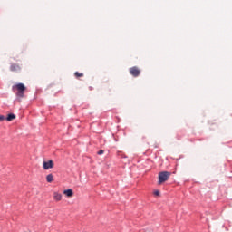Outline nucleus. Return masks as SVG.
I'll use <instances>...</instances> for the list:
<instances>
[{"mask_svg":"<svg viewBox=\"0 0 232 232\" xmlns=\"http://www.w3.org/2000/svg\"><path fill=\"white\" fill-rule=\"evenodd\" d=\"M13 90L17 91L16 97L23 99V97H24V92H26V86H24L23 83H17L13 86Z\"/></svg>","mask_w":232,"mask_h":232,"instance_id":"f257e3e1","label":"nucleus"},{"mask_svg":"<svg viewBox=\"0 0 232 232\" xmlns=\"http://www.w3.org/2000/svg\"><path fill=\"white\" fill-rule=\"evenodd\" d=\"M169 177H171V172L162 171L159 173V184H163L166 182Z\"/></svg>","mask_w":232,"mask_h":232,"instance_id":"f03ea898","label":"nucleus"},{"mask_svg":"<svg viewBox=\"0 0 232 232\" xmlns=\"http://www.w3.org/2000/svg\"><path fill=\"white\" fill-rule=\"evenodd\" d=\"M129 72L132 77H139L140 75V69L137 66L130 68Z\"/></svg>","mask_w":232,"mask_h":232,"instance_id":"7ed1b4c3","label":"nucleus"},{"mask_svg":"<svg viewBox=\"0 0 232 232\" xmlns=\"http://www.w3.org/2000/svg\"><path fill=\"white\" fill-rule=\"evenodd\" d=\"M52 168H53V160L44 161V169H52Z\"/></svg>","mask_w":232,"mask_h":232,"instance_id":"20e7f679","label":"nucleus"},{"mask_svg":"<svg viewBox=\"0 0 232 232\" xmlns=\"http://www.w3.org/2000/svg\"><path fill=\"white\" fill-rule=\"evenodd\" d=\"M53 200L56 202H61V200H63V194L59 192H53Z\"/></svg>","mask_w":232,"mask_h":232,"instance_id":"39448f33","label":"nucleus"},{"mask_svg":"<svg viewBox=\"0 0 232 232\" xmlns=\"http://www.w3.org/2000/svg\"><path fill=\"white\" fill-rule=\"evenodd\" d=\"M63 195H65V197H68V198L73 197V189L69 188V189L63 190Z\"/></svg>","mask_w":232,"mask_h":232,"instance_id":"423d86ee","label":"nucleus"},{"mask_svg":"<svg viewBox=\"0 0 232 232\" xmlns=\"http://www.w3.org/2000/svg\"><path fill=\"white\" fill-rule=\"evenodd\" d=\"M10 70L11 72H18V70H21V67L18 64H12Z\"/></svg>","mask_w":232,"mask_h":232,"instance_id":"0eeeda50","label":"nucleus"},{"mask_svg":"<svg viewBox=\"0 0 232 232\" xmlns=\"http://www.w3.org/2000/svg\"><path fill=\"white\" fill-rule=\"evenodd\" d=\"M14 119H15V114H14V113L8 114L7 117L5 118V120L8 122H12V121H14Z\"/></svg>","mask_w":232,"mask_h":232,"instance_id":"6e6552de","label":"nucleus"},{"mask_svg":"<svg viewBox=\"0 0 232 232\" xmlns=\"http://www.w3.org/2000/svg\"><path fill=\"white\" fill-rule=\"evenodd\" d=\"M46 180H47V182H52L53 180V174L47 175Z\"/></svg>","mask_w":232,"mask_h":232,"instance_id":"1a4fd4ad","label":"nucleus"},{"mask_svg":"<svg viewBox=\"0 0 232 232\" xmlns=\"http://www.w3.org/2000/svg\"><path fill=\"white\" fill-rule=\"evenodd\" d=\"M74 75L77 77V79H79V77H84V73L79 72H75Z\"/></svg>","mask_w":232,"mask_h":232,"instance_id":"9d476101","label":"nucleus"},{"mask_svg":"<svg viewBox=\"0 0 232 232\" xmlns=\"http://www.w3.org/2000/svg\"><path fill=\"white\" fill-rule=\"evenodd\" d=\"M154 195H155V197H160V191L155 190Z\"/></svg>","mask_w":232,"mask_h":232,"instance_id":"9b49d317","label":"nucleus"},{"mask_svg":"<svg viewBox=\"0 0 232 232\" xmlns=\"http://www.w3.org/2000/svg\"><path fill=\"white\" fill-rule=\"evenodd\" d=\"M6 120V118L5 117V115H1L0 114V122H3V121Z\"/></svg>","mask_w":232,"mask_h":232,"instance_id":"f8f14e48","label":"nucleus"},{"mask_svg":"<svg viewBox=\"0 0 232 232\" xmlns=\"http://www.w3.org/2000/svg\"><path fill=\"white\" fill-rule=\"evenodd\" d=\"M98 154H99V155H103V154H104V150H99V151H98Z\"/></svg>","mask_w":232,"mask_h":232,"instance_id":"ddd939ff","label":"nucleus"}]
</instances>
